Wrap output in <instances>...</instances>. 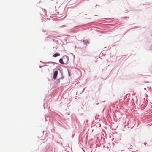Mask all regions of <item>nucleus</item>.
<instances>
[{"mask_svg": "<svg viewBox=\"0 0 152 152\" xmlns=\"http://www.w3.org/2000/svg\"><path fill=\"white\" fill-rule=\"evenodd\" d=\"M63 59H60L59 60V62L62 64L65 63V62L67 63L68 60V56H64L63 57Z\"/></svg>", "mask_w": 152, "mask_h": 152, "instance_id": "nucleus-1", "label": "nucleus"}, {"mask_svg": "<svg viewBox=\"0 0 152 152\" xmlns=\"http://www.w3.org/2000/svg\"><path fill=\"white\" fill-rule=\"evenodd\" d=\"M58 74V71H55L54 72L53 78L54 79H56V78Z\"/></svg>", "mask_w": 152, "mask_h": 152, "instance_id": "nucleus-2", "label": "nucleus"}, {"mask_svg": "<svg viewBox=\"0 0 152 152\" xmlns=\"http://www.w3.org/2000/svg\"><path fill=\"white\" fill-rule=\"evenodd\" d=\"M60 55V54L59 53H56V54H54L53 55V57H56L58 56H59Z\"/></svg>", "mask_w": 152, "mask_h": 152, "instance_id": "nucleus-3", "label": "nucleus"}, {"mask_svg": "<svg viewBox=\"0 0 152 152\" xmlns=\"http://www.w3.org/2000/svg\"><path fill=\"white\" fill-rule=\"evenodd\" d=\"M83 42L84 43H85L86 42V41L85 40H84L83 41Z\"/></svg>", "mask_w": 152, "mask_h": 152, "instance_id": "nucleus-4", "label": "nucleus"}]
</instances>
